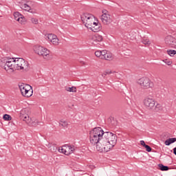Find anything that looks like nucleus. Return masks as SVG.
<instances>
[{"label":"nucleus","instance_id":"33","mask_svg":"<svg viewBox=\"0 0 176 176\" xmlns=\"http://www.w3.org/2000/svg\"><path fill=\"white\" fill-rule=\"evenodd\" d=\"M50 149L51 152H52V153L56 152L57 151V146H51L50 147Z\"/></svg>","mask_w":176,"mask_h":176},{"label":"nucleus","instance_id":"35","mask_svg":"<svg viewBox=\"0 0 176 176\" xmlns=\"http://www.w3.org/2000/svg\"><path fill=\"white\" fill-rule=\"evenodd\" d=\"M144 148L147 152H152V148L149 145L146 144Z\"/></svg>","mask_w":176,"mask_h":176},{"label":"nucleus","instance_id":"6","mask_svg":"<svg viewBox=\"0 0 176 176\" xmlns=\"http://www.w3.org/2000/svg\"><path fill=\"white\" fill-rule=\"evenodd\" d=\"M19 86L21 90V93L23 97L28 98L32 96L34 90H32V87H31L30 85L22 83Z\"/></svg>","mask_w":176,"mask_h":176},{"label":"nucleus","instance_id":"31","mask_svg":"<svg viewBox=\"0 0 176 176\" xmlns=\"http://www.w3.org/2000/svg\"><path fill=\"white\" fill-rule=\"evenodd\" d=\"M142 43L144 45H151V41L148 38H144L142 40Z\"/></svg>","mask_w":176,"mask_h":176},{"label":"nucleus","instance_id":"21","mask_svg":"<svg viewBox=\"0 0 176 176\" xmlns=\"http://www.w3.org/2000/svg\"><path fill=\"white\" fill-rule=\"evenodd\" d=\"M158 167L160 170H161V171H168V170H170V168H168V166H164L162 164H158Z\"/></svg>","mask_w":176,"mask_h":176},{"label":"nucleus","instance_id":"5","mask_svg":"<svg viewBox=\"0 0 176 176\" xmlns=\"http://www.w3.org/2000/svg\"><path fill=\"white\" fill-rule=\"evenodd\" d=\"M33 50L36 54H38V56H42L43 58L45 60H49V54L50 53V51L47 50V48H45L40 45H35L33 47Z\"/></svg>","mask_w":176,"mask_h":176},{"label":"nucleus","instance_id":"38","mask_svg":"<svg viewBox=\"0 0 176 176\" xmlns=\"http://www.w3.org/2000/svg\"><path fill=\"white\" fill-rule=\"evenodd\" d=\"M111 74H112V72L111 71H107V72H104L102 74V76H106V75H111Z\"/></svg>","mask_w":176,"mask_h":176},{"label":"nucleus","instance_id":"27","mask_svg":"<svg viewBox=\"0 0 176 176\" xmlns=\"http://www.w3.org/2000/svg\"><path fill=\"white\" fill-rule=\"evenodd\" d=\"M67 91H70L72 93H76V87H67L66 89Z\"/></svg>","mask_w":176,"mask_h":176},{"label":"nucleus","instance_id":"34","mask_svg":"<svg viewBox=\"0 0 176 176\" xmlns=\"http://www.w3.org/2000/svg\"><path fill=\"white\" fill-rule=\"evenodd\" d=\"M30 21H32V24H38V19L36 18H31Z\"/></svg>","mask_w":176,"mask_h":176},{"label":"nucleus","instance_id":"13","mask_svg":"<svg viewBox=\"0 0 176 176\" xmlns=\"http://www.w3.org/2000/svg\"><path fill=\"white\" fill-rule=\"evenodd\" d=\"M24 59L23 58H15L14 61L15 70L21 71V65Z\"/></svg>","mask_w":176,"mask_h":176},{"label":"nucleus","instance_id":"32","mask_svg":"<svg viewBox=\"0 0 176 176\" xmlns=\"http://www.w3.org/2000/svg\"><path fill=\"white\" fill-rule=\"evenodd\" d=\"M108 51L107 50H102L101 51V56H100V58L101 60H102L104 58V57L105 56V55L107 54Z\"/></svg>","mask_w":176,"mask_h":176},{"label":"nucleus","instance_id":"3","mask_svg":"<svg viewBox=\"0 0 176 176\" xmlns=\"http://www.w3.org/2000/svg\"><path fill=\"white\" fill-rule=\"evenodd\" d=\"M27 112H28V109H23L20 113V119L25 122L26 124H28L30 127H36V126H42L43 124V122H38L35 118H30Z\"/></svg>","mask_w":176,"mask_h":176},{"label":"nucleus","instance_id":"39","mask_svg":"<svg viewBox=\"0 0 176 176\" xmlns=\"http://www.w3.org/2000/svg\"><path fill=\"white\" fill-rule=\"evenodd\" d=\"M140 144L142 145V146H144V148H145V146L147 145L146 144H145V142L144 140L140 141Z\"/></svg>","mask_w":176,"mask_h":176},{"label":"nucleus","instance_id":"16","mask_svg":"<svg viewBox=\"0 0 176 176\" xmlns=\"http://www.w3.org/2000/svg\"><path fill=\"white\" fill-rule=\"evenodd\" d=\"M102 57L103 58L102 60H107V61H112V60H113V56H112V54L109 52Z\"/></svg>","mask_w":176,"mask_h":176},{"label":"nucleus","instance_id":"24","mask_svg":"<svg viewBox=\"0 0 176 176\" xmlns=\"http://www.w3.org/2000/svg\"><path fill=\"white\" fill-rule=\"evenodd\" d=\"M22 8L24 10H26L27 12H30V13H32V10H31V7L30 6H28L26 3L23 4L22 6Z\"/></svg>","mask_w":176,"mask_h":176},{"label":"nucleus","instance_id":"20","mask_svg":"<svg viewBox=\"0 0 176 176\" xmlns=\"http://www.w3.org/2000/svg\"><path fill=\"white\" fill-rule=\"evenodd\" d=\"M153 109L155 112H160V111H163V107H162V104L157 103L154 106Z\"/></svg>","mask_w":176,"mask_h":176},{"label":"nucleus","instance_id":"7","mask_svg":"<svg viewBox=\"0 0 176 176\" xmlns=\"http://www.w3.org/2000/svg\"><path fill=\"white\" fill-rule=\"evenodd\" d=\"M138 83L140 85L142 89H152L153 87V83L146 77L140 78Z\"/></svg>","mask_w":176,"mask_h":176},{"label":"nucleus","instance_id":"36","mask_svg":"<svg viewBox=\"0 0 176 176\" xmlns=\"http://www.w3.org/2000/svg\"><path fill=\"white\" fill-rule=\"evenodd\" d=\"M95 56H96V57H99V58H101V51H96L95 52Z\"/></svg>","mask_w":176,"mask_h":176},{"label":"nucleus","instance_id":"2","mask_svg":"<svg viewBox=\"0 0 176 176\" xmlns=\"http://www.w3.org/2000/svg\"><path fill=\"white\" fill-rule=\"evenodd\" d=\"M104 131L101 127L94 128L89 132V140L92 145H96V149L98 151V146H101V140H102V135Z\"/></svg>","mask_w":176,"mask_h":176},{"label":"nucleus","instance_id":"8","mask_svg":"<svg viewBox=\"0 0 176 176\" xmlns=\"http://www.w3.org/2000/svg\"><path fill=\"white\" fill-rule=\"evenodd\" d=\"M143 102L144 105H145L146 108H148V109H153V108H155V105H156L155 99L148 97L145 98Z\"/></svg>","mask_w":176,"mask_h":176},{"label":"nucleus","instance_id":"4","mask_svg":"<svg viewBox=\"0 0 176 176\" xmlns=\"http://www.w3.org/2000/svg\"><path fill=\"white\" fill-rule=\"evenodd\" d=\"M81 21L87 28H91L94 24V15L89 13H84L81 15Z\"/></svg>","mask_w":176,"mask_h":176},{"label":"nucleus","instance_id":"11","mask_svg":"<svg viewBox=\"0 0 176 176\" xmlns=\"http://www.w3.org/2000/svg\"><path fill=\"white\" fill-rule=\"evenodd\" d=\"M10 60H12V58H8L7 63H6L5 69L6 71H9V69H11L12 72H14V69H15L14 60L12 61Z\"/></svg>","mask_w":176,"mask_h":176},{"label":"nucleus","instance_id":"25","mask_svg":"<svg viewBox=\"0 0 176 176\" xmlns=\"http://www.w3.org/2000/svg\"><path fill=\"white\" fill-rule=\"evenodd\" d=\"M54 38H56V35L53 34H49L47 36H45V39H47L50 42H52Z\"/></svg>","mask_w":176,"mask_h":176},{"label":"nucleus","instance_id":"40","mask_svg":"<svg viewBox=\"0 0 176 176\" xmlns=\"http://www.w3.org/2000/svg\"><path fill=\"white\" fill-rule=\"evenodd\" d=\"M173 153H174V155H175V156H176V147H175V148H173Z\"/></svg>","mask_w":176,"mask_h":176},{"label":"nucleus","instance_id":"19","mask_svg":"<svg viewBox=\"0 0 176 176\" xmlns=\"http://www.w3.org/2000/svg\"><path fill=\"white\" fill-rule=\"evenodd\" d=\"M63 148H66V151H68V153H72V152H74V151H75V148L74 147V146H69L68 144H65V146H63Z\"/></svg>","mask_w":176,"mask_h":176},{"label":"nucleus","instance_id":"41","mask_svg":"<svg viewBox=\"0 0 176 176\" xmlns=\"http://www.w3.org/2000/svg\"><path fill=\"white\" fill-rule=\"evenodd\" d=\"M82 64H85V62H81Z\"/></svg>","mask_w":176,"mask_h":176},{"label":"nucleus","instance_id":"1","mask_svg":"<svg viewBox=\"0 0 176 176\" xmlns=\"http://www.w3.org/2000/svg\"><path fill=\"white\" fill-rule=\"evenodd\" d=\"M102 140H100L101 146L98 145V152H109L118 142V136L116 134L113 133L112 132H104L102 133Z\"/></svg>","mask_w":176,"mask_h":176},{"label":"nucleus","instance_id":"17","mask_svg":"<svg viewBox=\"0 0 176 176\" xmlns=\"http://www.w3.org/2000/svg\"><path fill=\"white\" fill-rule=\"evenodd\" d=\"M6 63H8V58H1L0 59V67H1V68H6Z\"/></svg>","mask_w":176,"mask_h":176},{"label":"nucleus","instance_id":"29","mask_svg":"<svg viewBox=\"0 0 176 176\" xmlns=\"http://www.w3.org/2000/svg\"><path fill=\"white\" fill-rule=\"evenodd\" d=\"M51 43H53V45H55V46L58 45V38H57V36L52 40Z\"/></svg>","mask_w":176,"mask_h":176},{"label":"nucleus","instance_id":"9","mask_svg":"<svg viewBox=\"0 0 176 176\" xmlns=\"http://www.w3.org/2000/svg\"><path fill=\"white\" fill-rule=\"evenodd\" d=\"M165 43L170 47H175L176 39L171 35H168L165 38Z\"/></svg>","mask_w":176,"mask_h":176},{"label":"nucleus","instance_id":"15","mask_svg":"<svg viewBox=\"0 0 176 176\" xmlns=\"http://www.w3.org/2000/svg\"><path fill=\"white\" fill-rule=\"evenodd\" d=\"M21 71H30V64L28 63V61L23 59V61L22 62L21 67Z\"/></svg>","mask_w":176,"mask_h":176},{"label":"nucleus","instance_id":"10","mask_svg":"<svg viewBox=\"0 0 176 176\" xmlns=\"http://www.w3.org/2000/svg\"><path fill=\"white\" fill-rule=\"evenodd\" d=\"M100 20L103 23V24H105L106 25H108V24H111L112 23V19L111 18V15L107 13H104L100 16Z\"/></svg>","mask_w":176,"mask_h":176},{"label":"nucleus","instance_id":"18","mask_svg":"<svg viewBox=\"0 0 176 176\" xmlns=\"http://www.w3.org/2000/svg\"><path fill=\"white\" fill-rule=\"evenodd\" d=\"M176 142V138H172L167 139L165 141L164 144L165 145L168 146L169 145H171V144H174V142Z\"/></svg>","mask_w":176,"mask_h":176},{"label":"nucleus","instance_id":"26","mask_svg":"<svg viewBox=\"0 0 176 176\" xmlns=\"http://www.w3.org/2000/svg\"><path fill=\"white\" fill-rule=\"evenodd\" d=\"M167 53H168V54L169 55V56H175V54H176V51L175 50H167Z\"/></svg>","mask_w":176,"mask_h":176},{"label":"nucleus","instance_id":"12","mask_svg":"<svg viewBox=\"0 0 176 176\" xmlns=\"http://www.w3.org/2000/svg\"><path fill=\"white\" fill-rule=\"evenodd\" d=\"M14 20L21 23V24H24L25 23V18H24V15L21 14L19 12H16L14 13Z\"/></svg>","mask_w":176,"mask_h":176},{"label":"nucleus","instance_id":"23","mask_svg":"<svg viewBox=\"0 0 176 176\" xmlns=\"http://www.w3.org/2000/svg\"><path fill=\"white\" fill-rule=\"evenodd\" d=\"M58 152H60V153H64V155H66L68 156V155H71V153H68V151H67V148L62 147V148H58Z\"/></svg>","mask_w":176,"mask_h":176},{"label":"nucleus","instance_id":"14","mask_svg":"<svg viewBox=\"0 0 176 176\" xmlns=\"http://www.w3.org/2000/svg\"><path fill=\"white\" fill-rule=\"evenodd\" d=\"M89 30H91L93 32H98V31H101V24H99L97 22L94 23L91 28H89Z\"/></svg>","mask_w":176,"mask_h":176},{"label":"nucleus","instance_id":"22","mask_svg":"<svg viewBox=\"0 0 176 176\" xmlns=\"http://www.w3.org/2000/svg\"><path fill=\"white\" fill-rule=\"evenodd\" d=\"M93 39L95 42H101L102 41V36H100V34H96Z\"/></svg>","mask_w":176,"mask_h":176},{"label":"nucleus","instance_id":"30","mask_svg":"<svg viewBox=\"0 0 176 176\" xmlns=\"http://www.w3.org/2000/svg\"><path fill=\"white\" fill-rule=\"evenodd\" d=\"M3 119L4 120L10 121V120H12V116H10V115H8V114H5L3 116Z\"/></svg>","mask_w":176,"mask_h":176},{"label":"nucleus","instance_id":"37","mask_svg":"<svg viewBox=\"0 0 176 176\" xmlns=\"http://www.w3.org/2000/svg\"><path fill=\"white\" fill-rule=\"evenodd\" d=\"M165 64H166V65H171V64H173V62L166 59L165 60H164Z\"/></svg>","mask_w":176,"mask_h":176},{"label":"nucleus","instance_id":"28","mask_svg":"<svg viewBox=\"0 0 176 176\" xmlns=\"http://www.w3.org/2000/svg\"><path fill=\"white\" fill-rule=\"evenodd\" d=\"M59 126H62V127H68V122L66 121L60 120Z\"/></svg>","mask_w":176,"mask_h":176}]
</instances>
